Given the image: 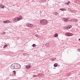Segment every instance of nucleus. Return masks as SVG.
<instances>
[{
  "instance_id": "nucleus-28",
  "label": "nucleus",
  "mask_w": 80,
  "mask_h": 80,
  "mask_svg": "<svg viewBox=\"0 0 80 80\" xmlns=\"http://www.w3.org/2000/svg\"><path fill=\"white\" fill-rule=\"evenodd\" d=\"M52 61L53 62V61H54V59H53H53H52Z\"/></svg>"
},
{
  "instance_id": "nucleus-24",
  "label": "nucleus",
  "mask_w": 80,
  "mask_h": 80,
  "mask_svg": "<svg viewBox=\"0 0 80 80\" xmlns=\"http://www.w3.org/2000/svg\"><path fill=\"white\" fill-rule=\"evenodd\" d=\"M3 23H7V21H3Z\"/></svg>"
},
{
  "instance_id": "nucleus-17",
  "label": "nucleus",
  "mask_w": 80,
  "mask_h": 80,
  "mask_svg": "<svg viewBox=\"0 0 80 80\" xmlns=\"http://www.w3.org/2000/svg\"><path fill=\"white\" fill-rule=\"evenodd\" d=\"M19 18H20V20H22V16H19Z\"/></svg>"
},
{
  "instance_id": "nucleus-10",
  "label": "nucleus",
  "mask_w": 80,
  "mask_h": 80,
  "mask_svg": "<svg viewBox=\"0 0 80 80\" xmlns=\"http://www.w3.org/2000/svg\"><path fill=\"white\" fill-rule=\"evenodd\" d=\"M71 12H72V13H77V11L75 10H71Z\"/></svg>"
},
{
  "instance_id": "nucleus-7",
  "label": "nucleus",
  "mask_w": 80,
  "mask_h": 80,
  "mask_svg": "<svg viewBox=\"0 0 80 80\" xmlns=\"http://www.w3.org/2000/svg\"><path fill=\"white\" fill-rule=\"evenodd\" d=\"M17 69H19L21 68V66L20 64L17 63Z\"/></svg>"
},
{
  "instance_id": "nucleus-1",
  "label": "nucleus",
  "mask_w": 80,
  "mask_h": 80,
  "mask_svg": "<svg viewBox=\"0 0 80 80\" xmlns=\"http://www.w3.org/2000/svg\"><path fill=\"white\" fill-rule=\"evenodd\" d=\"M40 22L42 25H46V24H47V23H48V21L45 19H42L41 20Z\"/></svg>"
},
{
  "instance_id": "nucleus-15",
  "label": "nucleus",
  "mask_w": 80,
  "mask_h": 80,
  "mask_svg": "<svg viewBox=\"0 0 80 80\" xmlns=\"http://www.w3.org/2000/svg\"><path fill=\"white\" fill-rule=\"evenodd\" d=\"M73 34L70 33H69V37L70 36H72L73 35Z\"/></svg>"
},
{
  "instance_id": "nucleus-21",
  "label": "nucleus",
  "mask_w": 80,
  "mask_h": 80,
  "mask_svg": "<svg viewBox=\"0 0 80 80\" xmlns=\"http://www.w3.org/2000/svg\"><path fill=\"white\" fill-rule=\"evenodd\" d=\"M7 45H4V46L3 47V48H6L7 47Z\"/></svg>"
},
{
  "instance_id": "nucleus-30",
  "label": "nucleus",
  "mask_w": 80,
  "mask_h": 80,
  "mask_svg": "<svg viewBox=\"0 0 80 80\" xmlns=\"http://www.w3.org/2000/svg\"><path fill=\"white\" fill-rule=\"evenodd\" d=\"M79 40H80V38L79 39Z\"/></svg>"
},
{
  "instance_id": "nucleus-20",
  "label": "nucleus",
  "mask_w": 80,
  "mask_h": 80,
  "mask_svg": "<svg viewBox=\"0 0 80 80\" xmlns=\"http://www.w3.org/2000/svg\"><path fill=\"white\" fill-rule=\"evenodd\" d=\"M64 29H68V27H64Z\"/></svg>"
},
{
  "instance_id": "nucleus-25",
  "label": "nucleus",
  "mask_w": 80,
  "mask_h": 80,
  "mask_svg": "<svg viewBox=\"0 0 80 80\" xmlns=\"http://www.w3.org/2000/svg\"><path fill=\"white\" fill-rule=\"evenodd\" d=\"M72 26H69L68 27V29H69V28H72Z\"/></svg>"
},
{
  "instance_id": "nucleus-23",
  "label": "nucleus",
  "mask_w": 80,
  "mask_h": 80,
  "mask_svg": "<svg viewBox=\"0 0 80 80\" xmlns=\"http://www.w3.org/2000/svg\"><path fill=\"white\" fill-rule=\"evenodd\" d=\"M32 46L33 47H36V45L35 44H33L32 45Z\"/></svg>"
},
{
  "instance_id": "nucleus-26",
  "label": "nucleus",
  "mask_w": 80,
  "mask_h": 80,
  "mask_svg": "<svg viewBox=\"0 0 80 80\" xmlns=\"http://www.w3.org/2000/svg\"><path fill=\"white\" fill-rule=\"evenodd\" d=\"M33 77H37V76L36 75H34L33 76Z\"/></svg>"
},
{
  "instance_id": "nucleus-29",
  "label": "nucleus",
  "mask_w": 80,
  "mask_h": 80,
  "mask_svg": "<svg viewBox=\"0 0 80 80\" xmlns=\"http://www.w3.org/2000/svg\"><path fill=\"white\" fill-rule=\"evenodd\" d=\"M56 59H57V58H54V59H55V60H56Z\"/></svg>"
},
{
  "instance_id": "nucleus-27",
  "label": "nucleus",
  "mask_w": 80,
  "mask_h": 80,
  "mask_svg": "<svg viewBox=\"0 0 80 80\" xmlns=\"http://www.w3.org/2000/svg\"><path fill=\"white\" fill-rule=\"evenodd\" d=\"M78 52H80V49H78Z\"/></svg>"
},
{
  "instance_id": "nucleus-19",
  "label": "nucleus",
  "mask_w": 80,
  "mask_h": 80,
  "mask_svg": "<svg viewBox=\"0 0 80 80\" xmlns=\"http://www.w3.org/2000/svg\"><path fill=\"white\" fill-rule=\"evenodd\" d=\"M66 36H68L69 37V32H67L66 33Z\"/></svg>"
},
{
  "instance_id": "nucleus-14",
  "label": "nucleus",
  "mask_w": 80,
  "mask_h": 80,
  "mask_svg": "<svg viewBox=\"0 0 80 80\" xmlns=\"http://www.w3.org/2000/svg\"><path fill=\"white\" fill-rule=\"evenodd\" d=\"M4 7L5 6H4V5H0V7H1V8H4Z\"/></svg>"
},
{
  "instance_id": "nucleus-13",
  "label": "nucleus",
  "mask_w": 80,
  "mask_h": 80,
  "mask_svg": "<svg viewBox=\"0 0 80 80\" xmlns=\"http://www.w3.org/2000/svg\"><path fill=\"white\" fill-rule=\"evenodd\" d=\"M58 36V33H56L54 34V37H57Z\"/></svg>"
},
{
  "instance_id": "nucleus-3",
  "label": "nucleus",
  "mask_w": 80,
  "mask_h": 80,
  "mask_svg": "<svg viewBox=\"0 0 80 80\" xmlns=\"http://www.w3.org/2000/svg\"><path fill=\"white\" fill-rule=\"evenodd\" d=\"M26 26L27 27H28L29 28H32V27H34V26L33 25V24H31L30 23H28L26 24Z\"/></svg>"
},
{
  "instance_id": "nucleus-2",
  "label": "nucleus",
  "mask_w": 80,
  "mask_h": 80,
  "mask_svg": "<svg viewBox=\"0 0 80 80\" xmlns=\"http://www.w3.org/2000/svg\"><path fill=\"white\" fill-rule=\"evenodd\" d=\"M11 68L12 69H18L17 63H14L12 64L11 66Z\"/></svg>"
},
{
  "instance_id": "nucleus-18",
  "label": "nucleus",
  "mask_w": 80,
  "mask_h": 80,
  "mask_svg": "<svg viewBox=\"0 0 80 80\" xmlns=\"http://www.w3.org/2000/svg\"><path fill=\"white\" fill-rule=\"evenodd\" d=\"M12 23V22L9 20H7V23Z\"/></svg>"
},
{
  "instance_id": "nucleus-8",
  "label": "nucleus",
  "mask_w": 80,
  "mask_h": 80,
  "mask_svg": "<svg viewBox=\"0 0 80 80\" xmlns=\"http://www.w3.org/2000/svg\"><path fill=\"white\" fill-rule=\"evenodd\" d=\"M43 75H44V74L42 73H39L38 74V77H43Z\"/></svg>"
},
{
  "instance_id": "nucleus-12",
  "label": "nucleus",
  "mask_w": 80,
  "mask_h": 80,
  "mask_svg": "<svg viewBox=\"0 0 80 80\" xmlns=\"http://www.w3.org/2000/svg\"><path fill=\"white\" fill-rule=\"evenodd\" d=\"M54 67H58V64L57 63H55L54 64Z\"/></svg>"
},
{
  "instance_id": "nucleus-5",
  "label": "nucleus",
  "mask_w": 80,
  "mask_h": 80,
  "mask_svg": "<svg viewBox=\"0 0 80 80\" xmlns=\"http://www.w3.org/2000/svg\"><path fill=\"white\" fill-rule=\"evenodd\" d=\"M70 22H77L78 20L76 19H73L70 20Z\"/></svg>"
},
{
  "instance_id": "nucleus-16",
  "label": "nucleus",
  "mask_w": 80,
  "mask_h": 80,
  "mask_svg": "<svg viewBox=\"0 0 80 80\" xmlns=\"http://www.w3.org/2000/svg\"><path fill=\"white\" fill-rule=\"evenodd\" d=\"M70 3V1H68V2H66L65 3V4L66 5H69V3Z\"/></svg>"
},
{
  "instance_id": "nucleus-6",
  "label": "nucleus",
  "mask_w": 80,
  "mask_h": 80,
  "mask_svg": "<svg viewBox=\"0 0 80 80\" xmlns=\"http://www.w3.org/2000/svg\"><path fill=\"white\" fill-rule=\"evenodd\" d=\"M68 19H69V18H63V20H64L65 22H69V20H68Z\"/></svg>"
},
{
  "instance_id": "nucleus-11",
  "label": "nucleus",
  "mask_w": 80,
  "mask_h": 80,
  "mask_svg": "<svg viewBox=\"0 0 80 80\" xmlns=\"http://www.w3.org/2000/svg\"><path fill=\"white\" fill-rule=\"evenodd\" d=\"M30 67H31V66L30 65H28L27 66H26V68H30Z\"/></svg>"
},
{
  "instance_id": "nucleus-22",
  "label": "nucleus",
  "mask_w": 80,
  "mask_h": 80,
  "mask_svg": "<svg viewBox=\"0 0 80 80\" xmlns=\"http://www.w3.org/2000/svg\"><path fill=\"white\" fill-rule=\"evenodd\" d=\"M13 74L14 75H15V74H16V72H15V71H13Z\"/></svg>"
},
{
  "instance_id": "nucleus-4",
  "label": "nucleus",
  "mask_w": 80,
  "mask_h": 80,
  "mask_svg": "<svg viewBox=\"0 0 80 80\" xmlns=\"http://www.w3.org/2000/svg\"><path fill=\"white\" fill-rule=\"evenodd\" d=\"M19 20H20V19L18 17L15 18L13 19V21L14 22H18V21H19Z\"/></svg>"
},
{
  "instance_id": "nucleus-9",
  "label": "nucleus",
  "mask_w": 80,
  "mask_h": 80,
  "mask_svg": "<svg viewBox=\"0 0 80 80\" xmlns=\"http://www.w3.org/2000/svg\"><path fill=\"white\" fill-rule=\"evenodd\" d=\"M60 10H61V11H66L67 10V9L64 8H62L60 9Z\"/></svg>"
}]
</instances>
